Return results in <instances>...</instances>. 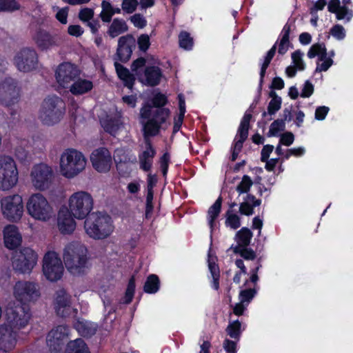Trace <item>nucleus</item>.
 <instances>
[{
	"label": "nucleus",
	"mask_w": 353,
	"mask_h": 353,
	"mask_svg": "<svg viewBox=\"0 0 353 353\" xmlns=\"http://www.w3.org/2000/svg\"><path fill=\"white\" fill-rule=\"evenodd\" d=\"M63 257L67 270L74 276L86 274L91 268L88 251L82 246L68 245L64 249Z\"/></svg>",
	"instance_id": "f257e3e1"
},
{
	"label": "nucleus",
	"mask_w": 353,
	"mask_h": 353,
	"mask_svg": "<svg viewBox=\"0 0 353 353\" xmlns=\"http://www.w3.org/2000/svg\"><path fill=\"white\" fill-rule=\"evenodd\" d=\"M87 164L84 154L74 148H67L60 154L59 171L66 179H72L83 172Z\"/></svg>",
	"instance_id": "f03ea898"
},
{
	"label": "nucleus",
	"mask_w": 353,
	"mask_h": 353,
	"mask_svg": "<svg viewBox=\"0 0 353 353\" xmlns=\"http://www.w3.org/2000/svg\"><path fill=\"white\" fill-rule=\"evenodd\" d=\"M114 229L112 218L107 214L94 212L86 217L84 230L94 240H103L110 236Z\"/></svg>",
	"instance_id": "7ed1b4c3"
},
{
	"label": "nucleus",
	"mask_w": 353,
	"mask_h": 353,
	"mask_svg": "<svg viewBox=\"0 0 353 353\" xmlns=\"http://www.w3.org/2000/svg\"><path fill=\"white\" fill-rule=\"evenodd\" d=\"M11 251V261L13 269L21 274H30L37 265L38 256L30 248L22 244H6Z\"/></svg>",
	"instance_id": "20e7f679"
},
{
	"label": "nucleus",
	"mask_w": 353,
	"mask_h": 353,
	"mask_svg": "<svg viewBox=\"0 0 353 353\" xmlns=\"http://www.w3.org/2000/svg\"><path fill=\"white\" fill-rule=\"evenodd\" d=\"M141 123L145 137L156 135L170 115V111L165 108H154L149 104L141 109Z\"/></svg>",
	"instance_id": "39448f33"
},
{
	"label": "nucleus",
	"mask_w": 353,
	"mask_h": 353,
	"mask_svg": "<svg viewBox=\"0 0 353 353\" xmlns=\"http://www.w3.org/2000/svg\"><path fill=\"white\" fill-rule=\"evenodd\" d=\"M28 214L34 220L47 222L54 216L53 206L41 193L30 194L26 201Z\"/></svg>",
	"instance_id": "423d86ee"
},
{
	"label": "nucleus",
	"mask_w": 353,
	"mask_h": 353,
	"mask_svg": "<svg viewBox=\"0 0 353 353\" xmlns=\"http://www.w3.org/2000/svg\"><path fill=\"white\" fill-rule=\"evenodd\" d=\"M64 102L58 97H49L43 101L39 119L46 125L51 126L58 123L65 114Z\"/></svg>",
	"instance_id": "0eeeda50"
},
{
	"label": "nucleus",
	"mask_w": 353,
	"mask_h": 353,
	"mask_svg": "<svg viewBox=\"0 0 353 353\" xmlns=\"http://www.w3.org/2000/svg\"><path fill=\"white\" fill-rule=\"evenodd\" d=\"M65 206L77 219L82 220L88 217L93 210L94 199L86 191H77L70 195Z\"/></svg>",
	"instance_id": "6e6552de"
},
{
	"label": "nucleus",
	"mask_w": 353,
	"mask_h": 353,
	"mask_svg": "<svg viewBox=\"0 0 353 353\" xmlns=\"http://www.w3.org/2000/svg\"><path fill=\"white\" fill-rule=\"evenodd\" d=\"M30 183L32 188L38 191L48 190L54 179L52 168L45 163H36L30 171Z\"/></svg>",
	"instance_id": "1a4fd4ad"
},
{
	"label": "nucleus",
	"mask_w": 353,
	"mask_h": 353,
	"mask_svg": "<svg viewBox=\"0 0 353 353\" xmlns=\"http://www.w3.org/2000/svg\"><path fill=\"white\" fill-rule=\"evenodd\" d=\"M18 181L19 172L14 160L9 156L0 157V190L12 189Z\"/></svg>",
	"instance_id": "9d476101"
},
{
	"label": "nucleus",
	"mask_w": 353,
	"mask_h": 353,
	"mask_svg": "<svg viewBox=\"0 0 353 353\" xmlns=\"http://www.w3.org/2000/svg\"><path fill=\"white\" fill-rule=\"evenodd\" d=\"M42 272L45 278L50 282L60 280L64 272L61 258L54 251L46 252L42 261Z\"/></svg>",
	"instance_id": "9b49d317"
},
{
	"label": "nucleus",
	"mask_w": 353,
	"mask_h": 353,
	"mask_svg": "<svg viewBox=\"0 0 353 353\" xmlns=\"http://www.w3.org/2000/svg\"><path fill=\"white\" fill-rule=\"evenodd\" d=\"M1 209L6 219L10 221H19L24 211L22 196L15 194L3 197L1 201Z\"/></svg>",
	"instance_id": "f8f14e48"
},
{
	"label": "nucleus",
	"mask_w": 353,
	"mask_h": 353,
	"mask_svg": "<svg viewBox=\"0 0 353 353\" xmlns=\"http://www.w3.org/2000/svg\"><path fill=\"white\" fill-rule=\"evenodd\" d=\"M12 294L21 304L33 301L40 296L38 285L34 282L19 281L13 286Z\"/></svg>",
	"instance_id": "ddd939ff"
},
{
	"label": "nucleus",
	"mask_w": 353,
	"mask_h": 353,
	"mask_svg": "<svg viewBox=\"0 0 353 353\" xmlns=\"http://www.w3.org/2000/svg\"><path fill=\"white\" fill-rule=\"evenodd\" d=\"M291 32V26L286 23L282 29L280 34V39L278 41L272 48L268 52L261 68V79H262L265 74L266 69L268 68L271 60L274 56L276 45L278 44V52L280 54H284L288 50L290 46V33Z\"/></svg>",
	"instance_id": "4468645a"
},
{
	"label": "nucleus",
	"mask_w": 353,
	"mask_h": 353,
	"mask_svg": "<svg viewBox=\"0 0 353 353\" xmlns=\"http://www.w3.org/2000/svg\"><path fill=\"white\" fill-rule=\"evenodd\" d=\"M31 319V312L29 307L21 304L10 308L7 313L6 323L16 331L25 328Z\"/></svg>",
	"instance_id": "2eb2a0df"
},
{
	"label": "nucleus",
	"mask_w": 353,
	"mask_h": 353,
	"mask_svg": "<svg viewBox=\"0 0 353 353\" xmlns=\"http://www.w3.org/2000/svg\"><path fill=\"white\" fill-rule=\"evenodd\" d=\"M17 68L23 72H28L37 68L38 56L36 51L30 48H23L18 52L14 58Z\"/></svg>",
	"instance_id": "dca6fc26"
},
{
	"label": "nucleus",
	"mask_w": 353,
	"mask_h": 353,
	"mask_svg": "<svg viewBox=\"0 0 353 353\" xmlns=\"http://www.w3.org/2000/svg\"><path fill=\"white\" fill-rule=\"evenodd\" d=\"M94 169L99 173L108 172L112 165V158L110 152L104 147L94 150L90 157Z\"/></svg>",
	"instance_id": "f3484780"
},
{
	"label": "nucleus",
	"mask_w": 353,
	"mask_h": 353,
	"mask_svg": "<svg viewBox=\"0 0 353 353\" xmlns=\"http://www.w3.org/2000/svg\"><path fill=\"white\" fill-rule=\"evenodd\" d=\"M79 75V70L70 63H63L56 70L55 77L58 84L63 88H69Z\"/></svg>",
	"instance_id": "a211bd4d"
},
{
	"label": "nucleus",
	"mask_w": 353,
	"mask_h": 353,
	"mask_svg": "<svg viewBox=\"0 0 353 353\" xmlns=\"http://www.w3.org/2000/svg\"><path fill=\"white\" fill-rule=\"evenodd\" d=\"M53 306L56 313L61 316H69L76 310L72 305L71 296L64 289L55 292Z\"/></svg>",
	"instance_id": "6ab92c4d"
},
{
	"label": "nucleus",
	"mask_w": 353,
	"mask_h": 353,
	"mask_svg": "<svg viewBox=\"0 0 353 353\" xmlns=\"http://www.w3.org/2000/svg\"><path fill=\"white\" fill-rule=\"evenodd\" d=\"M75 219L65 205L61 206L57 213V225L59 231L62 234H72L77 227Z\"/></svg>",
	"instance_id": "aec40b11"
},
{
	"label": "nucleus",
	"mask_w": 353,
	"mask_h": 353,
	"mask_svg": "<svg viewBox=\"0 0 353 353\" xmlns=\"http://www.w3.org/2000/svg\"><path fill=\"white\" fill-rule=\"evenodd\" d=\"M19 90L14 81L11 78H6L0 82V100L7 105H10L17 101Z\"/></svg>",
	"instance_id": "412c9836"
},
{
	"label": "nucleus",
	"mask_w": 353,
	"mask_h": 353,
	"mask_svg": "<svg viewBox=\"0 0 353 353\" xmlns=\"http://www.w3.org/2000/svg\"><path fill=\"white\" fill-rule=\"evenodd\" d=\"M68 335V328L65 325H59L53 328L47 336L48 346L51 350L57 351Z\"/></svg>",
	"instance_id": "4be33fe9"
},
{
	"label": "nucleus",
	"mask_w": 353,
	"mask_h": 353,
	"mask_svg": "<svg viewBox=\"0 0 353 353\" xmlns=\"http://www.w3.org/2000/svg\"><path fill=\"white\" fill-rule=\"evenodd\" d=\"M33 40L37 46L41 50H48L59 45L58 39L43 29L36 31Z\"/></svg>",
	"instance_id": "5701e85b"
},
{
	"label": "nucleus",
	"mask_w": 353,
	"mask_h": 353,
	"mask_svg": "<svg viewBox=\"0 0 353 353\" xmlns=\"http://www.w3.org/2000/svg\"><path fill=\"white\" fill-rule=\"evenodd\" d=\"M17 331L5 323L0 325V349L4 351L11 350L15 345Z\"/></svg>",
	"instance_id": "b1692460"
},
{
	"label": "nucleus",
	"mask_w": 353,
	"mask_h": 353,
	"mask_svg": "<svg viewBox=\"0 0 353 353\" xmlns=\"http://www.w3.org/2000/svg\"><path fill=\"white\" fill-rule=\"evenodd\" d=\"M100 122L103 130L113 136L117 135L124 129L121 116L119 114L106 115L101 119Z\"/></svg>",
	"instance_id": "393cba45"
},
{
	"label": "nucleus",
	"mask_w": 353,
	"mask_h": 353,
	"mask_svg": "<svg viewBox=\"0 0 353 353\" xmlns=\"http://www.w3.org/2000/svg\"><path fill=\"white\" fill-rule=\"evenodd\" d=\"M135 46L133 36L127 34L121 37L118 41L117 54L121 61H127L131 57L132 48Z\"/></svg>",
	"instance_id": "a878e982"
},
{
	"label": "nucleus",
	"mask_w": 353,
	"mask_h": 353,
	"mask_svg": "<svg viewBox=\"0 0 353 353\" xmlns=\"http://www.w3.org/2000/svg\"><path fill=\"white\" fill-rule=\"evenodd\" d=\"M327 9L329 12L336 14L338 20L350 22L353 17V10L345 6H341L339 0H330Z\"/></svg>",
	"instance_id": "bb28decb"
},
{
	"label": "nucleus",
	"mask_w": 353,
	"mask_h": 353,
	"mask_svg": "<svg viewBox=\"0 0 353 353\" xmlns=\"http://www.w3.org/2000/svg\"><path fill=\"white\" fill-rule=\"evenodd\" d=\"M304 53L297 50L292 53V65L287 67L285 74L288 77H293L296 75V71H303L305 68V63L303 61Z\"/></svg>",
	"instance_id": "cd10ccee"
},
{
	"label": "nucleus",
	"mask_w": 353,
	"mask_h": 353,
	"mask_svg": "<svg viewBox=\"0 0 353 353\" xmlns=\"http://www.w3.org/2000/svg\"><path fill=\"white\" fill-rule=\"evenodd\" d=\"M154 154V150L148 139L145 138V149L139 155L140 168L143 170L148 171L150 170Z\"/></svg>",
	"instance_id": "c85d7f7f"
},
{
	"label": "nucleus",
	"mask_w": 353,
	"mask_h": 353,
	"mask_svg": "<svg viewBox=\"0 0 353 353\" xmlns=\"http://www.w3.org/2000/svg\"><path fill=\"white\" fill-rule=\"evenodd\" d=\"M222 199L219 197L209 208L207 212V222L211 231L215 229L218 224V218L221 210Z\"/></svg>",
	"instance_id": "c756f323"
},
{
	"label": "nucleus",
	"mask_w": 353,
	"mask_h": 353,
	"mask_svg": "<svg viewBox=\"0 0 353 353\" xmlns=\"http://www.w3.org/2000/svg\"><path fill=\"white\" fill-rule=\"evenodd\" d=\"M161 72L160 69L155 66L147 67L143 76L139 77L140 81L148 85H157L161 79Z\"/></svg>",
	"instance_id": "7c9ffc66"
},
{
	"label": "nucleus",
	"mask_w": 353,
	"mask_h": 353,
	"mask_svg": "<svg viewBox=\"0 0 353 353\" xmlns=\"http://www.w3.org/2000/svg\"><path fill=\"white\" fill-rule=\"evenodd\" d=\"M70 92L74 95H81L90 92L93 88V83L89 79H75L70 85Z\"/></svg>",
	"instance_id": "2f4dec72"
},
{
	"label": "nucleus",
	"mask_w": 353,
	"mask_h": 353,
	"mask_svg": "<svg viewBox=\"0 0 353 353\" xmlns=\"http://www.w3.org/2000/svg\"><path fill=\"white\" fill-rule=\"evenodd\" d=\"M4 243H21L23 238L19 228L14 225H7L3 228Z\"/></svg>",
	"instance_id": "473e14b6"
},
{
	"label": "nucleus",
	"mask_w": 353,
	"mask_h": 353,
	"mask_svg": "<svg viewBox=\"0 0 353 353\" xmlns=\"http://www.w3.org/2000/svg\"><path fill=\"white\" fill-rule=\"evenodd\" d=\"M128 30L126 21L123 19L115 18L110 25L107 33L111 38H115Z\"/></svg>",
	"instance_id": "72a5a7b5"
},
{
	"label": "nucleus",
	"mask_w": 353,
	"mask_h": 353,
	"mask_svg": "<svg viewBox=\"0 0 353 353\" xmlns=\"http://www.w3.org/2000/svg\"><path fill=\"white\" fill-rule=\"evenodd\" d=\"M261 201L252 195H247L243 202L240 204L239 212L241 214L250 216L254 213V208L259 206Z\"/></svg>",
	"instance_id": "f704fd0d"
},
{
	"label": "nucleus",
	"mask_w": 353,
	"mask_h": 353,
	"mask_svg": "<svg viewBox=\"0 0 353 353\" xmlns=\"http://www.w3.org/2000/svg\"><path fill=\"white\" fill-rule=\"evenodd\" d=\"M208 262L209 270L213 279L212 287L217 290L219 288V269L216 263V257L212 254L211 249L209 250Z\"/></svg>",
	"instance_id": "c9c22d12"
},
{
	"label": "nucleus",
	"mask_w": 353,
	"mask_h": 353,
	"mask_svg": "<svg viewBox=\"0 0 353 353\" xmlns=\"http://www.w3.org/2000/svg\"><path fill=\"white\" fill-rule=\"evenodd\" d=\"M75 329L83 336H90L93 335L97 330V325L86 320H78L75 323Z\"/></svg>",
	"instance_id": "e433bc0d"
},
{
	"label": "nucleus",
	"mask_w": 353,
	"mask_h": 353,
	"mask_svg": "<svg viewBox=\"0 0 353 353\" xmlns=\"http://www.w3.org/2000/svg\"><path fill=\"white\" fill-rule=\"evenodd\" d=\"M121 10L119 8H114L113 6L106 0L101 2V12L100 17L103 22H110L114 14H120Z\"/></svg>",
	"instance_id": "4c0bfd02"
},
{
	"label": "nucleus",
	"mask_w": 353,
	"mask_h": 353,
	"mask_svg": "<svg viewBox=\"0 0 353 353\" xmlns=\"http://www.w3.org/2000/svg\"><path fill=\"white\" fill-rule=\"evenodd\" d=\"M114 65L119 79L123 81L125 86L132 88L134 81V76L130 74L127 68H124L121 64L116 62Z\"/></svg>",
	"instance_id": "58836bf2"
},
{
	"label": "nucleus",
	"mask_w": 353,
	"mask_h": 353,
	"mask_svg": "<svg viewBox=\"0 0 353 353\" xmlns=\"http://www.w3.org/2000/svg\"><path fill=\"white\" fill-rule=\"evenodd\" d=\"M334 52H331L329 54H326L323 57L317 59L315 72H326L333 65Z\"/></svg>",
	"instance_id": "ea45409f"
},
{
	"label": "nucleus",
	"mask_w": 353,
	"mask_h": 353,
	"mask_svg": "<svg viewBox=\"0 0 353 353\" xmlns=\"http://www.w3.org/2000/svg\"><path fill=\"white\" fill-rule=\"evenodd\" d=\"M179 98V113L174 118V132H176L179 130L183 121L184 114L185 113V99L183 94H179L178 95Z\"/></svg>",
	"instance_id": "a19ab883"
},
{
	"label": "nucleus",
	"mask_w": 353,
	"mask_h": 353,
	"mask_svg": "<svg viewBox=\"0 0 353 353\" xmlns=\"http://www.w3.org/2000/svg\"><path fill=\"white\" fill-rule=\"evenodd\" d=\"M67 353H90L88 346L81 339L70 341L68 344Z\"/></svg>",
	"instance_id": "79ce46f5"
},
{
	"label": "nucleus",
	"mask_w": 353,
	"mask_h": 353,
	"mask_svg": "<svg viewBox=\"0 0 353 353\" xmlns=\"http://www.w3.org/2000/svg\"><path fill=\"white\" fill-rule=\"evenodd\" d=\"M251 118L252 115L250 113L246 112L244 114L239 128L237 135L236 136V139L245 140L247 139Z\"/></svg>",
	"instance_id": "37998d69"
},
{
	"label": "nucleus",
	"mask_w": 353,
	"mask_h": 353,
	"mask_svg": "<svg viewBox=\"0 0 353 353\" xmlns=\"http://www.w3.org/2000/svg\"><path fill=\"white\" fill-rule=\"evenodd\" d=\"M114 159L117 163H127L128 161H135L136 157L131 154L128 150L118 148L114 152Z\"/></svg>",
	"instance_id": "c03bdc74"
},
{
	"label": "nucleus",
	"mask_w": 353,
	"mask_h": 353,
	"mask_svg": "<svg viewBox=\"0 0 353 353\" xmlns=\"http://www.w3.org/2000/svg\"><path fill=\"white\" fill-rule=\"evenodd\" d=\"M159 289V280L157 275L151 274L148 278L144 285V291L146 293L154 294Z\"/></svg>",
	"instance_id": "a18cd8bd"
},
{
	"label": "nucleus",
	"mask_w": 353,
	"mask_h": 353,
	"mask_svg": "<svg viewBox=\"0 0 353 353\" xmlns=\"http://www.w3.org/2000/svg\"><path fill=\"white\" fill-rule=\"evenodd\" d=\"M327 54V49L323 43H314L309 49L307 52V57L310 59H313L316 57L318 59Z\"/></svg>",
	"instance_id": "49530a36"
},
{
	"label": "nucleus",
	"mask_w": 353,
	"mask_h": 353,
	"mask_svg": "<svg viewBox=\"0 0 353 353\" xmlns=\"http://www.w3.org/2000/svg\"><path fill=\"white\" fill-rule=\"evenodd\" d=\"M249 244H238L234 248V251L239 254L242 257L246 260H252L255 258V252L250 248Z\"/></svg>",
	"instance_id": "de8ad7c7"
},
{
	"label": "nucleus",
	"mask_w": 353,
	"mask_h": 353,
	"mask_svg": "<svg viewBox=\"0 0 353 353\" xmlns=\"http://www.w3.org/2000/svg\"><path fill=\"white\" fill-rule=\"evenodd\" d=\"M270 96L272 98L268 107V112L270 114H274L281 106V98L279 97L275 92H270Z\"/></svg>",
	"instance_id": "09e8293b"
},
{
	"label": "nucleus",
	"mask_w": 353,
	"mask_h": 353,
	"mask_svg": "<svg viewBox=\"0 0 353 353\" xmlns=\"http://www.w3.org/2000/svg\"><path fill=\"white\" fill-rule=\"evenodd\" d=\"M226 332L232 339L239 340L241 334V323L239 321H234L229 323Z\"/></svg>",
	"instance_id": "8fccbe9b"
},
{
	"label": "nucleus",
	"mask_w": 353,
	"mask_h": 353,
	"mask_svg": "<svg viewBox=\"0 0 353 353\" xmlns=\"http://www.w3.org/2000/svg\"><path fill=\"white\" fill-rule=\"evenodd\" d=\"M285 128V121L283 119H277L270 125L268 135L269 137H276L281 132L283 131Z\"/></svg>",
	"instance_id": "3c124183"
},
{
	"label": "nucleus",
	"mask_w": 353,
	"mask_h": 353,
	"mask_svg": "<svg viewBox=\"0 0 353 353\" xmlns=\"http://www.w3.org/2000/svg\"><path fill=\"white\" fill-rule=\"evenodd\" d=\"M20 8V4L16 0H0V11L13 12Z\"/></svg>",
	"instance_id": "603ef678"
},
{
	"label": "nucleus",
	"mask_w": 353,
	"mask_h": 353,
	"mask_svg": "<svg viewBox=\"0 0 353 353\" xmlns=\"http://www.w3.org/2000/svg\"><path fill=\"white\" fill-rule=\"evenodd\" d=\"M252 185L253 182L251 178L248 175H244L241 182L236 186V191L239 194L247 193Z\"/></svg>",
	"instance_id": "864d4df0"
},
{
	"label": "nucleus",
	"mask_w": 353,
	"mask_h": 353,
	"mask_svg": "<svg viewBox=\"0 0 353 353\" xmlns=\"http://www.w3.org/2000/svg\"><path fill=\"white\" fill-rule=\"evenodd\" d=\"M225 225L233 230L237 229L241 225L240 217L228 211L226 214Z\"/></svg>",
	"instance_id": "5fc2aeb1"
},
{
	"label": "nucleus",
	"mask_w": 353,
	"mask_h": 353,
	"mask_svg": "<svg viewBox=\"0 0 353 353\" xmlns=\"http://www.w3.org/2000/svg\"><path fill=\"white\" fill-rule=\"evenodd\" d=\"M180 47L186 50L192 48L193 41L190 34L185 32H181L179 37Z\"/></svg>",
	"instance_id": "6e6d98bb"
},
{
	"label": "nucleus",
	"mask_w": 353,
	"mask_h": 353,
	"mask_svg": "<svg viewBox=\"0 0 353 353\" xmlns=\"http://www.w3.org/2000/svg\"><path fill=\"white\" fill-rule=\"evenodd\" d=\"M252 232L247 228H243L236 235L237 243H250L252 238Z\"/></svg>",
	"instance_id": "4d7b16f0"
},
{
	"label": "nucleus",
	"mask_w": 353,
	"mask_h": 353,
	"mask_svg": "<svg viewBox=\"0 0 353 353\" xmlns=\"http://www.w3.org/2000/svg\"><path fill=\"white\" fill-rule=\"evenodd\" d=\"M330 33L334 39L339 41L344 39L346 36L345 28L339 24L334 25L332 27Z\"/></svg>",
	"instance_id": "13d9d810"
},
{
	"label": "nucleus",
	"mask_w": 353,
	"mask_h": 353,
	"mask_svg": "<svg viewBox=\"0 0 353 353\" xmlns=\"http://www.w3.org/2000/svg\"><path fill=\"white\" fill-rule=\"evenodd\" d=\"M53 10L56 12L55 18L62 24H66L68 23V16L69 9L67 7L65 8H53Z\"/></svg>",
	"instance_id": "bf43d9fd"
},
{
	"label": "nucleus",
	"mask_w": 353,
	"mask_h": 353,
	"mask_svg": "<svg viewBox=\"0 0 353 353\" xmlns=\"http://www.w3.org/2000/svg\"><path fill=\"white\" fill-rule=\"evenodd\" d=\"M137 6V0H123L121 8L123 12L131 14L136 10Z\"/></svg>",
	"instance_id": "052dcab7"
},
{
	"label": "nucleus",
	"mask_w": 353,
	"mask_h": 353,
	"mask_svg": "<svg viewBox=\"0 0 353 353\" xmlns=\"http://www.w3.org/2000/svg\"><path fill=\"white\" fill-rule=\"evenodd\" d=\"M256 294V290L254 289H248L241 290L239 294V301L241 302H245L246 305L250 302V301L253 299Z\"/></svg>",
	"instance_id": "680f3d73"
},
{
	"label": "nucleus",
	"mask_w": 353,
	"mask_h": 353,
	"mask_svg": "<svg viewBox=\"0 0 353 353\" xmlns=\"http://www.w3.org/2000/svg\"><path fill=\"white\" fill-rule=\"evenodd\" d=\"M130 21L134 27L139 29L143 28L147 24L145 19L140 14H135L131 16Z\"/></svg>",
	"instance_id": "e2e57ef3"
},
{
	"label": "nucleus",
	"mask_w": 353,
	"mask_h": 353,
	"mask_svg": "<svg viewBox=\"0 0 353 353\" xmlns=\"http://www.w3.org/2000/svg\"><path fill=\"white\" fill-rule=\"evenodd\" d=\"M314 90V85L308 80L305 81L301 91V97L308 98L313 94Z\"/></svg>",
	"instance_id": "0e129e2a"
},
{
	"label": "nucleus",
	"mask_w": 353,
	"mask_h": 353,
	"mask_svg": "<svg viewBox=\"0 0 353 353\" xmlns=\"http://www.w3.org/2000/svg\"><path fill=\"white\" fill-rule=\"evenodd\" d=\"M305 152V149L303 147L293 148L287 150L284 155V158L288 159L291 156L296 157L303 156Z\"/></svg>",
	"instance_id": "69168bd1"
},
{
	"label": "nucleus",
	"mask_w": 353,
	"mask_h": 353,
	"mask_svg": "<svg viewBox=\"0 0 353 353\" xmlns=\"http://www.w3.org/2000/svg\"><path fill=\"white\" fill-rule=\"evenodd\" d=\"M134 290H135L134 279V278H132L129 281V283H128V287L126 289L125 296V303H128L132 301V297L134 296Z\"/></svg>",
	"instance_id": "338daca9"
},
{
	"label": "nucleus",
	"mask_w": 353,
	"mask_h": 353,
	"mask_svg": "<svg viewBox=\"0 0 353 353\" xmlns=\"http://www.w3.org/2000/svg\"><path fill=\"white\" fill-rule=\"evenodd\" d=\"M138 46L141 50L146 51L150 45V37L148 34H141L138 38Z\"/></svg>",
	"instance_id": "774afa93"
}]
</instances>
